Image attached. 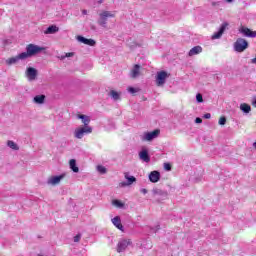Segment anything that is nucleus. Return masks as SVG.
Wrapping results in <instances>:
<instances>
[{"label": "nucleus", "mask_w": 256, "mask_h": 256, "mask_svg": "<svg viewBox=\"0 0 256 256\" xmlns=\"http://www.w3.org/2000/svg\"><path fill=\"white\" fill-rule=\"evenodd\" d=\"M77 41L80 43H83L84 45H89L90 47H95V40L93 39H87L83 36H78Z\"/></svg>", "instance_id": "nucleus-13"}, {"label": "nucleus", "mask_w": 256, "mask_h": 256, "mask_svg": "<svg viewBox=\"0 0 256 256\" xmlns=\"http://www.w3.org/2000/svg\"><path fill=\"white\" fill-rule=\"evenodd\" d=\"M112 223H113V225H115L116 228L119 229V231H122V232L125 231L123 228V224H121V217L116 216V217L112 218Z\"/></svg>", "instance_id": "nucleus-18"}, {"label": "nucleus", "mask_w": 256, "mask_h": 256, "mask_svg": "<svg viewBox=\"0 0 256 256\" xmlns=\"http://www.w3.org/2000/svg\"><path fill=\"white\" fill-rule=\"evenodd\" d=\"M109 95H110V97H112V99H114V101H119V99H121V93H119L115 90H111Z\"/></svg>", "instance_id": "nucleus-24"}, {"label": "nucleus", "mask_w": 256, "mask_h": 256, "mask_svg": "<svg viewBox=\"0 0 256 256\" xmlns=\"http://www.w3.org/2000/svg\"><path fill=\"white\" fill-rule=\"evenodd\" d=\"M160 133L161 131L157 129L152 132H144L140 135V139L141 141H153L154 139H157V137H159Z\"/></svg>", "instance_id": "nucleus-5"}, {"label": "nucleus", "mask_w": 256, "mask_h": 256, "mask_svg": "<svg viewBox=\"0 0 256 256\" xmlns=\"http://www.w3.org/2000/svg\"><path fill=\"white\" fill-rule=\"evenodd\" d=\"M203 52V48L201 46H195L192 49H190L188 55L189 57H193L195 55H199V53Z\"/></svg>", "instance_id": "nucleus-20"}, {"label": "nucleus", "mask_w": 256, "mask_h": 256, "mask_svg": "<svg viewBox=\"0 0 256 256\" xmlns=\"http://www.w3.org/2000/svg\"><path fill=\"white\" fill-rule=\"evenodd\" d=\"M112 205L114 207H117V209H123V207H125V203L121 202V200L118 199L112 200Z\"/></svg>", "instance_id": "nucleus-25"}, {"label": "nucleus", "mask_w": 256, "mask_h": 256, "mask_svg": "<svg viewBox=\"0 0 256 256\" xmlns=\"http://www.w3.org/2000/svg\"><path fill=\"white\" fill-rule=\"evenodd\" d=\"M139 157L141 161H144V163H149V161H151V157L149 156V151H147V149L140 151Z\"/></svg>", "instance_id": "nucleus-15"}, {"label": "nucleus", "mask_w": 256, "mask_h": 256, "mask_svg": "<svg viewBox=\"0 0 256 256\" xmlns=\"http://www.w3.org/2000/svg\"><path fill=\"white\" fill-rule=\"evenodd\" d=\"M93 133V127L91 126H80L75 129L74 137L76 139H83L84 135H91Z\"/></svg>", "instance_id": "nucleus-4"}, {"label": "nucleus", "mask_w": 256, "mask_h": 256, "mask_svg": "<svg viewBox=\"0 0 256 256\" xmlns=\"http://www.w3.org/2000/svg\"><path fill=\"white\" fill-rule=\"evenodd\" d=\"M58 31L59 27L51 25L46 30H44V35H55V33H58Z\"/></svg>", "instance_id": "nucleus-19"}, {"label": "nucleus", "mask_w": 256, "mask_h": 256, "mask_svg": "<svg viewBox=\"0 0 256 256\" xmlns=\"http://www.w3.org/2000/svg\"><path fill=\"white\" fill-rule=\"evenodd\" d=\"M233 47L236 53H243L244 51H247V49H249V42L244 38H237L234 42Z\"/></svg>", "instance_id": "nucleus-3"}, {"label": "nucleus", "mask_w": 256, "mask_h": 256, "mask_svg": "<svg viewBox=\"0 0 256 256\" xmlns=\"http://www.w3.org/2000/svg\"><path fill=\"white\" fill-rule=\"evenodd\" d=\"M26 77L28 81H35L37 79V69L28 67L26 70Z\"/></svg>", "instance_id": "nucleus-10"}, {"label": "nucleus", "mask_w": 256, "mask_h": 256, "mask_svg": "<svg viewBox=\"0 0 256 256\" xmlns=\"http://www.w3.org/2000/svg\"><path fill=\"white\" fill-rule=\"evenodd\" d=\"M240 111L242 113H251V106L247 103L240 104Z\"/></svg>", "instance_id": "nucleus-23"}, {"label": "nucleus", "mask_w": 256, "mask_h": 256, "mask_svg": "<svg viewBox=\"0 0 256 256\" xmlns=\"http://www.w3.org/2000/svg\"><path fill=\"white\" fill-rule=\"evenodd\" d=\"M73 55H74L73 52H68V53H66L64 56H61L60 59L63 60V59H65V58H67V57H73Z\"/></svg>", "instance_id": "nucleus-31"}, {"label": "nucleus", "mask_w": 256, "mask_h": 256, "mask_svg": "<svg viewBox=\"0 0 256 256\" xmlns=\"http://www.w3.org/2000/svg\"><path fill=\"white\" fill-rule=\"evenodd\" d=\"M158 229H159V226L156 227V231H158Z\"/></svg>", "instance_id": "nucleus-45"}, {"label": "nucleus", "mask_w": 256, "mask_h": 256, "mask_svg": "<svg viewBox=\"0 0 256 256\" xmlns=\"http://www.w3.org/2000/svg\"><path fill=\"white\" fill-rule=\"evenodd\" d=\"M130 245H133L131 239H121L117 244V252L123 253V251H126L127 247H129Z\"/></svg>", "instance_id": "nucleus-7"}, {"label": "nucleus", "mask_w": 256, "mask_h": 256, "mask_svg": "<svg viewBox=\"0 0 256 256\" xmlns=\"http://www.w3.org/2000/svg\"><path fill=\"white\" fill-rule=\"evenodd\" d=\"M119 187H129V183L128 182H120Z\"/></svg>", "instance_id": "nucleus-36"}, {"label": "nucleus", "mask_w": 256, "mask_h": 256, "mask_svg": "<svg viewBox=\"0 0 256 256\" xmlns=\"http://www.w3.org/2000/svg\"><path fill=\"white\" fill-rule=\"evenodd\" d=\"M33 102L36 103V105H43L45 103V95L35 96Z\"/></svg>", "instance_id": "nucleus-21"}, {"label": "nucleus", "mask_w": 256, "mask_h": 256, "mask_svg": "<svg viewBox=\"0 0 256 256\" xmlns=\"http://www.w3.org/2000/svg\"><path fill=\"white\" fill-rule=\"evenodd\" d=\"M81 241V234H78L74 237V243H79Z\"/></svg>", "instance_id": "nucleus-33"}, {"label": "nucleus", "mask_w": 256, "mask_h": 256, "mask_svg": "<svg viewBox=\"0 0 256 256\" xmlns=\"http://www.w3.org/2000/svg\"><path fill=\"white\" fill-rule=\"evenodd\" d=\"M97 171H98V173H101V175H105V173H107V168H105V166H103V165H98Z\"/></svg>", "instance_id": "nucleus-29"}, {"label": "nucleus", "mask_w": 256, "mask_h": 256, "mask_svg": "<svg viewBox=\"0 0 256 256\" xmlns=\"http://www.w3.org/2000/svg\"><path fill=\"white\" fill-rule=\"evenodd\" d=\"M196 101H197L198 103H203V95L197 94V95H196Z\"/></svg>", "instance_id": "nucleus-32"}, {"label": "nucleus", "mask_w": 256, "mask_h": 256, "mask_svg": "<svg viewBox=\"0 0 256 256\" xmlns=\"http://www.w3.org/2000/svg\"><path fill=\"white\" fill-rule=\"evenodd\" d=\"M152 193H153V195L154 196H163V195H165V192H163V190H161V189H159V188H154L153 190H152Z\"/></svg>", "instance_id": "nucleus-28"}, {"label": "nucleus", "mask_w": 256, "mask_h": 256, "mask_svg": "<svg viewBox=\"0 0 256 256\" xmlns=\"http://www.w3.org/2000/svg\"><path fill=\"white\" fill-rule=\"evenodd\" d=\"M7 145L10 149H12L13 151H19V146L17 145V143H15L14 141L12 140H9L7 142Z\"/></svg>", "instance_id": "nucleus-27"}, {"label": "nucleus", "mask_w": 256, "mask_h": 256, "mask_svg": "<svg viewBox=\"0 0 256 256\" xmlns=\"http://www.w3.org/2000/svg\"><path fill=\"white\" fill-rule=\"evenodd\" d=\"M82 15H87V10H83Z\"/></svg>", "instance_id": "nucleus-41"}, {"label": "nucleus", "mask_w": 256, "mask_h": 256, "mask_svg": "<svg viewBox=\"0 0 256 256\" xmlns=\"http://www.w3.org/2000/svg\"><path fill=\"white\" fill-rule=\"evenodd\" d=\"M42 51H45V47L35 44H28L26 46V52H22V58L29 59L30 57H35V55H39V53Z\"/></svg>", "instance_id": "nucleus-1"}, {"label": "nucleus", "mask_w": 256, "mask_h": 256, "mask_svg": "<svg viewBox=\"0 0 256 256\" xmlns=\"http://www.w3.org/2000/svg\"><path fill=\"white\" fill-rule=\"evenodd\" d=\"M128 93H131L132 95L135 94V93H139V88L129 87L128 88Z\"/></svg>", "instance_id": "nucleus-30"}, {"label": "nucleus", "mask_w": 256, "mask_h": 256, "mask_svg": "<svg viewBox=\"0 0 256 256\" xmlns=\"http://www.w3.org/2000/svg\"><path fill=\"white\" fill-rule=\"evenodd\" d=\"M140 193H143V195H147L148 191L145 188L140 189Z\"/></svg>", "instance_id": "nucleus-39"}, {"label": "nucleus", "mask_w": 256, "mask_h": 256, "mask_svg": "<svg viewBox=\"0 0 256 256\" xmlns=\"http://www.w3.org/2000/svg\"><path fill=\"white\" fill-rule=\"evenodd\" d=\"M77 119H81L84 127H90L89 124L91 123V118L87 115L78 114Z\"/></svg>", "instance_id": "nucleus-17"}, {"label": "nucleus", "mask_w": 256, "mask_h": 256, "mask_svg": "<svg viewBox=\"0 0 256 256\" xmlns=\"http://www.w3.org/2000/svg\"><path fill=\"white\" fill-rule=\"evenodd\" d=\"M223 33H225V23H222L220 29L211 36V39H221Z\"/></svg>", "instance_id": "nucleus-16"}, {"label": "nucleus", "mask_w": 256, "mask_h": 256, "mask_svg": "<svg viewBox=\"0 0 256 256\" xmlns=\"http://www.w3.org/2000/svg\"><path fill=\"white\" fill-rule=\"evenodd\" d=\"M115 17V14L112 11H101L98 14V20L97 23L100 25V27H103V29H107V20Z\"/></svg>", "instance_id": "nucleus-2"}, {"label": "nucleus", "mask_w": 256, "mask_h": 256, "mask_svg": "<svg viewBox=\"0 0 256 256\" xmlns=\"http://www.w3.org/2000/svg\"><path fill=\"white\" fill-rule=\"evenodd\" d=\"M161 179V173H159V171H152L149 174V181H151V183H158V181Z\"/></svg>", "instance_id": "nucleus-14"}, {"label": "nucleus", "mask_w": 256, "mask_h": 256, "mask_svg": "<svg viewBox=\"0 0 256 256\" xmlns=\"http://www.w3.org/2000/svg\"><path fill=\"white\" fill-rule=\"evenodd\" d=\"M253 147H255V149H256V142L253 143Z\"/></svg>", "instance_id": "nucleus-43"}, {"label": "nucleus", "mask_w": 256, "mask_h": 256, "mask_svg": "<svg viewBox=\"0 0 256 256\" xmlns=\"http://www.w3.org/2000/svg\"><path fill=\"white\" fill-rule=\"evenodd\" d=\"M219 125H225V116H222V117L219 119Z\"/></svg>", "instance_id": "nucleus-35"}, {"label": "nucleus", "mask_w": 256, "mask_h": 256, "mask_svg": "<svg viewBox=\"0 0 256 256\" xmlns=\"http://www.w3.org/2000/svg\"><path fill=\"white\" fill-rule=\"evenodd\" d=\"M239 33H242L244 37H251V38L256 37V31H252L251 29L245 26H241L239 28Z\"/></svg>", "instance_id": "nucleus-11"}, {"label": "nucleus", "mask_w": 256, "mask_h": 256, "mask_svg": "<svg viewBox=\"0 0 256 256\" xmlns=\"http://www.w3.org/2000/svg\"><path fill=\"white\" fill-rule=\"evenodd\" d=\"M228 25H229V24L226 22V23H225V27L227 28Z\"/></svg>", "instance_id": "nucleus-44"}, {"label": "nucleus", "mask_w": 256, "mask_h": 256, "mask_svg": "<svg viewBox=\"0 0 256 256\" xmlns=\"http://www.w3.org/2000/svg\"><path fill=\"white\" fill-rule=\"evenodd\" d=\"M195 123L199 124V123H203V119H201L200 117H197L195 119Z\"/></svg>", "instance_id": "nucleus-37"}, {"label": "nucleus", "mask_w": 256, "mask_h": 256, "mask_svg": "<svg viewBox=\"0 0 256 256\" xmlns=\"http://www.w3.org/2000/svg\"><path fill=\"white\" fill-rule=\"evenodd\" d=\"M63 179H65V174H61L58 176H50L47 179V185H51L52 187H55L56 185H59V183H61V181H63Z\"/></svg>", "instance_id": "nucleus-8"}, {"label": "nucleus", "mask_w": 256, "mask_h": 256, "mask_svg": "<svg viewBox=\"0 0 256 256\" xmlns=\"http://www.w3.org/2000/svg\"><path fill=\"white\" fill-rule=\"evenodd\" d=\"M204 119H211V113L204 114Z\"/></svg>", "instance_id": "nucleus-38"}, {"label": "nucleus", "mask_w": 256, "mask_h": 256, "mask_svg": "<svg viewBox=\"0 0 256 256\" xmlns=\"http://www.w3.org/2000/svg\"><path fill=\"white\" fill-rule=\"evenodd\" d=\"M168 77H169V75L165 71L157 72V74H156V85L158 87H163V85H165V81H167Z\"/></svg>", "instance_id": "nucleus-6"}, {"label": "nucleus", "mask_w": 256, "mask_h": 256, "mask_svg": "<svg viewBox=\"0 0 256 256\" xmlns=\"http://www.w3.org/2000/svg\"><path fill=\"white\" fill-rule=\"evenodd\" d=\"M18 61H25V58H23V53H20L17 56L6 59L5 63L6 65L11 66V65H17Z\"/></svg>", "instance_id": "nucleus-9"}, {"label": "nucleus", "mask_w": 256, "mask_h": 256, "mask_svg": "<svg viewBox=\"0 0 256 256\" xmlns=\"http://www.w3.org/2000/svg\"><path fill=\"white\" fill-rule=\"evenodd\" d=\"M234 0H225L226 3H233Z\"/></svg>", "instance_id": "nucleus-42"}, {"label": "nucleus", "mask_w": 256, "mask_h": 256, "mask_svg": "<svg viewBox=\"0 0 256 256\" xmlns=\"http://www.w3.org/2000/svg\"><path fill=\"white\" fill-rule=\"evenodd\" d=\"M164 169H165L166 171H171V164L165 163V164H164Z\"/></svg>", "instance_id": "nucleus-34"}, {"label": "nucleus", "mask_w": 256, "mask_h": 256, "mask_svg": "<svg viewBox=\"0 0 256 256\" xmlns=\"http://www.w3.org/2000/svg\"><path fill=\"white\" fill-rule=\"evenodd\" d=\"M124 177H125V179H127L128 185H133V183H135V181H137V178H135L134 176H129L128 173H125Z\"/></svg>", "instance_id": "nucleus-26"}, {"label": "nucleus", "mask_w": 256, "mask_h": 256, "mask_svg": "<svg viewBox=\"0 0 256 256\" xmlns=\"http://www.w3.org/2000/svg\"><path fill=\"white\" fill-rule=\"evenodd\" d=\"M99 3H103V0H100Z\"/></svg>", "instance_id": "nucleus-46"}, {"label": "nucleus", "mask_w": 256, "mask_h": 256, "mask_svg": "<svg viewBox=\"0 0 256 256\" xmlns=\"http://www.w3.org/2000/svg\"><path fill=\"white\" fill-rule=\"evenodd\" d=\"M253 107H256V98L252 102Z\"/></svg>", "instance_id": "nucleus-40"}, {"label": "nucleus", "mask_w": 256, "mask_h": 256, "mask_svg": "<svg viewBox=\"0 0 256 256\" xmlns=\"http://www.w3.org/2000/svg\"><path fill=\"white\" fill-rule=\"evenodd\" d=\"M141 76V65L135 64L131 71H130V77L131 79H137V77Z\"/></svg>", "instance_id": "nucleus-12"}, {"label": "nucleus", "mask_w": 256, "mask_h": 256, "mask_svg": "<svg viewBox=\"0 0 256 256\" xmlns=\"http://www.w3.org/2000/svg\"><path fill=\"white\" fill-rule=\"evenodd\" d=\"M69 165H70V169L74 173H79V167H77V161L75 159H71L69 162Z\"/></svg>", "instance_id": "nucleus-22"}]
</instances>
